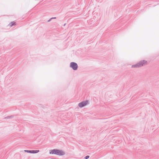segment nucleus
I'll return each mask as SVG.
<instances>
[{"label": "nucleus", "instance_id": "obj_1", "mask_svg": "<svg viewBox=\"0 0 159 159\" xmlns=\"http://www.w3.org/2000/svg\"><path fill=\"white\" fill-rule=\"evenodd\" d=\"M50 154H56L59 156H62L65 154V152L61 150L57 149L51 150L50 151Z\"/></svg>", "mask_w": 159, "mask_h": 159}, {"label": "nucleus", "instance_id": "obj_2", "mask_svg": "<svg viewBox=\"0 0 159 159\" xmlns=\"http://www.w3.org/2000/svg\"><path fill=\"white\" fill-rule=\"evenodd\" d=\"M147 62L145 61H143L139 62L138 64L133 65L132 66V67H139L144 65L147 64Z\"/></svg>", "mask_w": 159, "mask_h": 159}, {"label": "nucleus", "instance_id": "obj_3", "mask_svg": "<svg viewBox=\"0 0 159 159\" xmlns=\"http://www.w3.org/2000/svg\"><path fill=\"white\" fill-rule=\"evenodd\" d=\"M70 66L74 70H76L77 69V65L75 62H72L70 64Z\"/></svg>", "mask_w": 159, "mask_h": 159}, {"label": "nucleus", "instance_id": "obj_4", "mask_svg": "<svg viewBox=\"0 0 159 159\" xmlns=\"http://www.w3.org/2000/svg\"><path fill=\"white\" fill-rule=\"evenodd\" d=\"M88 101L82 102L79 104V106L80 107H82L86 106L88 103Z\"/></svg>", "mask_w": 159, "mask_h": 159}, {"label": "nucleus", "instance_id": "obj_5", "mask_svg": "<svg viewBox=\"0 0 159 159\" xmlns=\"http://www.w3.org/2000/svg\"><path fill=\"white\" fill-rule=\"evenodd\" d=\"M39 152V150H31V153H36Z\"/></svg>", "mask_w": 159, "mask_h": 159}, {"label": "nucleus", "instance_id": "obj_6", "mask_svg": "<svg viewBox=\"0 0 159 159\" xmlns=\"http://www.w3.org/2000/svg\"><path fill=\"white\" fill-rule=\"evenodd\" d=\"M15 25V22H11V23H10L9 24V26L10 27H11L13 25Z\"/></svg>", "mask_w": 159, "mask_h": 159}, {"label": "nucleus", "instance_id": "obj_7", "mask_svg": "<svg viewBox=\"0 0 159 159\" xmlns=\"http://www.w3.org/2000/svg\"><path fill=\"white\" fill-rule=\"evenodd\" d=\"M24 151L25 152H26L28 153H31V150H25Z\"/></svg>", "mask_w": 159, "mask_h": 159}, {"label": "nucleus", "instance_id": "obj_8", "mask_svg": "<svg viewBox=\"0 0 159 159\" xmlns=\"http://www.w3.org/2000/svg\"><path fill=\"white\" fill-rule=\"evenodd\" d=\"M89 157V156H87L85 157V159H88Z\"/></svg>", "mask_w": 159, "mask_h": 159}, {"label": "nucleus", "instance_id": "obj_9", "mask_svg": "<svg viewBox=\"0 0 159 159\" xmlns=\"http://www.w3.org/2000/svg\"><path fill=\"white\" fill-rule=\"evenodd\" d=\"M56 17L54 18H56ZM53 18H52L51 19H53Z\"/></svg>", "mask_w": 159, "mask_h": 159}]
</instances>
